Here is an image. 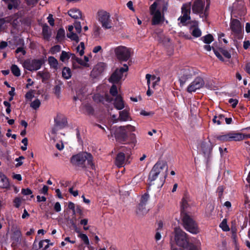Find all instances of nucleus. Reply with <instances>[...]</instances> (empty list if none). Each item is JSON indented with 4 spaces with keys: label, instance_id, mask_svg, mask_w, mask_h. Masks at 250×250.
<instances>
[{
    "label": "nucleus",
    "instance_id": "338daca9",
    "mask_svg": "<svg viewBox=\"0 0 250 250\" xmlns=\"http://www.w3.org/2000/svg\"><path fill=\"white\" fill-rule=\"evenodd\" d=\"M54 209L57 212H59L61 210V206L59 202H56L54 205Z\"/></svg>",
    "mask_w": 250,
    "mask_h": 250
},
{
    "label": "nucleus",
    "instance_id": "e433bc0d",
    "mask_svg": "<svg viewBox=\"0 0 250 250\" xmlns=\"http://www.w3.org/2000/svg\"><path fill=\"white\" fill-rule=\"evenodd\" d=\"M213 210L214 206L211 204H208L205 210V214L206 216L210 217L211 215H212Z\"/></svg>",
    "mask_w": 250,
    "mask_h": 250
},
{
    "label": "nucleus",
    "instance_id": "2f4dec72",
    "mask_svg": "<svg viewBox=\"0 0 250 250\" xmlns=\"http://www.w3.org/2000/svg\"><path fill=\"white\" fill-rule=\"evenodd\" d=\"M120 121H126L131 120L127 110H122L119 112Z\"/></svg>",
    "mask_w": 250,
    "mask_h": 250
},
{
    "label": "nucleus",
    "instance_id": "4c0bfd02",
    "mask_svg": "<svg viewBox=\"0 0 250 250\" xmlns=\"http://www.w3.org/2000/svg\"><path fill=\"white\" fill-rule=\"evenodd\" d=\"M11 71L12 73L17 77L21 75V71L17 65L13 64L11 66Z\"/></svg>",
    "mask_w": 250,
    "mask_h": 250
},
{
    "label": "nucleus",
    "instance_id": "e2e57ef3",
    "mask_svg": "<svg viewBox=\"0 0 250 250\" xmlns=\"http://www.w3.org/2000/svg\"><path fill=\"white\" fill-rule=\"evenodd\" d=\"M48 22L49 24L51 26H53L54 25V21L53 18V16L51 14H49L48 17H47Z\"/></svg>",
    "mask_w": 250,
    "mask_h": 250
},
{
    "label": "nucleus",
    "instance_id": "de8ad7c7",
    "mask_svg": "<svg viewBox=\"0 0 250 250\" xmlns=\"http://www.w3.org/2000/svg\"><path fill=\"white\" fill-rule=\"evenodd\" d=\"M21 234L20 230L17 229L15 230L14 232L13 239L16 242H19L20 240V238L21 237Z\"/></svg>",
    "mask_w": 250,
    "mask_h": 250
},
{
    "label": "nucleus",
    "instance_id": "6e6d98bb",
    "mask_svg": "<svg viewBox=\"0 0 250 250\" xmlns=\"http://www.w3.org/2000/svg\"><path fill=\"white\" fill-rule=\"evenodd\" d=\"M140 114L144 116H151L154 114V113L146 110H140Z\"/></svg>",
    "mask_w": 250,
    "mask_h": 250
},
{
    "label": "nucleus",
    "instance_id": "f257e3e1",
    "mask_svg": "<svg viewBox=\"0 0 250 250\" xmlns=\"http://www.w3.org/2000/svg\"><path fill=\"white\" fill-rule=\"evenodd\" d=\"M136 130L135 126L127 125L119 127H113L111 128V133L113 134L117 140L125 142L128 141L127 144L134 147L137 144L136 136L133 132Z\"/></svg>",
    "mask_w": 250,
    "mask_h": 250
},
{
    "label": "nucleus",
    "instance_id": "37998d69",
    "mask_svg": "<svg viewBox=\"0 0 250 250\" xmlns=\"http://www.w3.org/2000/svg\"><path fill=\"white\" fill-rule=\"evenodd\" d=\"M38 75L40 76L43 80H46L50 77V74L47 71H40L38 72Z\"/></svg>",
    "mask_w": 250,
    "mask_h": 250
},
{
    "label": "nucleus",
    "instance_id": "1a4fd4ad",
    "mask_svg": "<svg viewBox=\"0 0 250 250\" xmlns=\"http://www.w3.org/2000/svg\"><path fill=\"white\" fill-rule=\"evenodd\" d=\"M114 52L118 59L126 61L131 56L132 49L124 46H119L115 48Z\"/></svg>",
    "mask_w": 250,
    "mask_h": 250
},
{
    "label": "nucleus",
    "instance_id": "dca6fc26",
    "mask_svg": "<svg viewBox=\"0 0 250 250\" xmlns=\"http://www.w3.org/2000/svg\"><path fill=\"white\" fill-rule=\"evenodd\" d=\"M54 122L55 126L59 128H63L67 126V118L60 112L58 113L54 117Z\"/></svg>",
    "mask_w": 250,
    "mask_h": 250
},
{
    "label": "nucleus",
    "instance_id": "79ce46f5",
    "mask_svg": "<svg viewBox=\"0 0 250 250\" xmlns=\"http://www.w3.org/2000/svg\"><path fill=\"white\" fill-rule=\"evenodd\" d=\"M202 40L205 43L209 44L213 41V38L211 35L208 34L203 37Z\"/></svg>",
    "mask_w": 250,
    "mask_h": 250
},
{
    "label": "nucleus",
    "instance_id": "c03bdc74",
    "mask_svg": "<svg viewBox=\"0 0 250 250\" xmlns=\"http://www.w3.org/2000/svg\"><path fill=\"white\" fill-rule=\"evenodd\" d=\"M78 237L81 239L86 245H88L89 244L88 238L86 234L83 233L80 234L78 235Z\"/></svg>",
    "mask_w": 250,
    "mask_h": 250
},
{
    "label": "nucleus",
    "instance_id": "a878e982",
    "mask_svg": "<svg viewBox=\"0 0 250 250\" xmlns=\"http://www.w3.org/2000/svg\"><path fill=\"white\" fill-rule=\"evenodd\" d=\"M68 15L74 19H78L82 17L81 12L78 9L73 8L68 11Z\"/></svg>",
    "mask_w": 250,
    "mask_h": 250
},
{
    "label": "nucleus",
    "instance_id": "b1692460",
    "mask_svg": "<svg viewBox=\"0 0 250 250\" xmlns=\"http://www.w3.org/2000/svg\"><path fill=\"white\" fill-rule=\"evenodd\" d=\"M229 141H239L245 139V134L240 133H229Z\"/></svg>",
    "mask_w": 250,
    "mask_h": 250
},
{
    "label": "nucleus",
    "instance_id": "2eb2a0df",
    "mask_svg": "<svg viewBox=\"0 0 250 250\" xmlns=\"http://www.w3.org/2000/svg\"><path fill=\"white\" fill-rule=\"evenodd\" d=\"M204 85L203 79L201 77H197L188 85L187 91L189 93L194 92L203 87Z\"/></svg>",
    "mask_w": 250,
    "mask_h": 250
},
{
    "label": "nucleus",
    "instance_id": "412c9836",
    "mask_svg": "<svg viewBox=\"0 0 250 250\" xmlns=\"http://www.w3.org/2000/svg\"><path fill=\"white\" fill-rule=\"evenodd\" d=\"M196 21L193 22L192 25L189 28V31L192 36L194 38H198L201 36L202 32L197 26Z\"/></svg>",
    "mask_w": 250,
    "mask_h": 250
},
{
    "label": "nucleus",
    "instance_id": "393cba45",
    "mask_svg": "<svg viewBox=\"0 0 250 250\" xmlns=\"http://www.w3.org/2000/svg\"><path fill=\"white\" fill-rule=\"evenodd\" d=\"M114 105L117 109H123L126 107L123 98L121 96H117L114 101Z\"/></svg>",
    "mask_w": 250,
    "mask_h": 250
},
{
    "label": "nucleus",
    "instance_id": "69168bd1",
    "mask_svg": "<svg viewBox=\"0 0 250 250\" xmlns=\"http://www.w3.org/2000/svg\"><path fill=\"white\" fill-rule=\"evenodd\" d=\"M48 187L45 185L43 186L42 188L40 190V192L44 195L47 194Z\"/></svg>",
    "mask_w": 250,
    "mask_h": 250
},
{
    "label": "nucleus",
    "instance_id": "052dcab7",
    "mask_svg": "<svg viewBox=\"0 0 250 250\" xmlns=\"http://www.w3.org/2000/svg\"><path fill=\"white\" fill-rule=\"evenodd\" d=\"M21 193L25 195H30L32 193V191L29 188L22 189Z\"/></svg>",
    "mask_w": 250,
    "mask_h": 250
},
{
    "label": "nucleus",
    "instance_id": "c85d7f7f",
    "mask_svg": "<svg viewBox=\"0 0 250 250\" xmlns=\"http://www.w3.org/2000/svg\"><path fill=\"white\" fill-rule=\"evenodd\" d=\"M104 68L105 65L104 63H98L94 67L92 72L96 75H99L104 70Z\"/></svg>",
    "mask_w": 250,
    "mask_h": 250
},
{
    "label": "nucleus",
    "instance_id": "4be33fe9",
    "mask_svg": "<svg viewBox=\"0 0 250 250\" xmlns=\"http://www.w3.org/2000/svg\"><path fill=\"white\" fill-rule=\"evenodd\" d=\"M189 201L190 198L188 196H185L182 198L181 203L182 217L183 216V213H187L186 212H185V211L189 207V205L188 204V202Z\"/></svg>",
    "mask_w": 250,
    "mask_h": 250
},
{
    "label": "nucleus",
    "instance_id": "9b49d317",
    "mask_svg": "<svg viewBox=\"0 0 250 250\" xmlns=\"http://www.w3.org/2000/svg\"><path fill=\"white\" fill-rule=\"evenodd\" d=\"M197 73L198 70L193 68L186 67L182 69L179 73V81L181 84H184Z\"/></svg>",
    "mask_w": 250,
    "mask_h": 250
},
{
    "label": "nucleus",
    "instance_id": "a18cd8bd",
    "mask_svg": "<svg viewBox=\"0 0 250 250\" xmlns=\"http://www.w3.org/2000/svg\"><path fill=\"white\" fill-rule=\"evenodd\" d=\"M216 139L218 140L223 141V142H228L229 141V134H227L225 135H220L216 137Z\"/></svg>",
    "mask_w": 250,
    "mask_h": 250
},
{
    "label": "nucleus",
    "instance_id": "09e8293b",
    "mask_svg": "<svg viewBox=\"0 0 250 250\" xmlns=\"http://www.w3.org/2000/svg\"><path fill=\"white\" fill-rule=\"evenodd\" d=\"M49 242L50 240L49 239H45L41 241L39 243L40 248H43V244L46 243V245L44 247V250L47 249L49 246Z\"/></svg>",
    "mask_w": 250,
    "mask_h": 250
},
{
    "label": "nucleus",
    "instance_id": "a211bd4d",
    "mask_svg": "<svg viewBox=\"0 0 250 250\" xmlns=\"http://www.w3.org/2000/svg\"><path fill=\"white\" fill-rule=\"evenodd\" d=\"M129 155H127L125 157V155L123 152H120L117 154L115 160V164L119 167L123 166L126 164L129 158Z\"/></svg>",
    "mask_w": 250,
    "mask_h": 250
},
{
    "label": "nucleus",
    "instance_id": "13d9d810",
    "mask_svg": "<svg viewBox=\"0 0 250 250\" xmlns=\"http://www.w3.org/2000/svg\"><path fill=\"white\" fill-rule=\"evenodd\" d=\"M101 29L99 27H95L93 31V35L95 37H98L100 34Z\"/></svg>",
    "mask_w": 250,
    "mask_h": 250
},
{
    "label": "nucleus",
    "instance_id": "9d476101",
    "mask_svg": "<svg viewBox=\"0 0 250 250\" xmlns=\"http://www.w3.org/2000/svg\"><path fill=\"white\" fill-rule=\"evenodd\" d=\"M154 166H156L157 173L160 176V183L158 186H162L167 176V163L164 161H159Z\"/></svg>",
    "mask_w": 250,
    "mask_h": 250
},
{
    "label": "nucleus",
    "instance_id": "603ef678",
    "mask_svg": "<svg viewBox=\"0 0 250 250\" xmlns=\"http://www.w3.org/2000/svg\"><path fill=\"white\" fill-rule=\"evenodd\" d=\"M41 103L40 101L36 99L31 103V106L33 108L36 109L39 107Z\"/></svg>",
    "mask_w": 250,
    "mask_h": 250
},
{
    "label": "nucleus",
    "instance_id": "0eeeda50",
    "mask_svg": "<svg viewBox=\"0 0 250 250\" xmlns=\"http://www.w3.org/2000/svg\"><path fill=\"white\" fill-rule=\"evenodd\" d=\"M128 69V67L126 64H124L123 67L116 69L109 78V82L114 84L121 85V81L124 77V74L126 73Z\"/></svg>",
    "mask_w": 250,
    "mask_h": 250
},
{
    "label": "nucleus",
    "instance_id": "8fccbe9b",
    "mask_svg": "<svg viewBox=\"0 0 250 250\" xmlns=\"http://www.w3.org/2000/svg\"><path fill=\"white\" fill-rule=\"evenodd\" d=\"M149 198V195L147 193H145L142 196L140 203L146 205Z\"/></svg>",
    "mask_w": 250,
    "mask_h": 250
},
{
    "label": "nucleus",
    "instance_id": "f704fd0d",
    "mask_svg": "<svg viewBox=\"0 0 250 250\" xmlns=\"http://www.w3.org/2000/svg\"><path fill=\"white\" fill-rule=\"evenodd\" d=\"M73 55L74 54H72L71 53H69L68 52H66L65 51H62L60 56V60L63 62H65V61H68L70 56H72V58L73 57Z\"/></svg>",
    "mask_w": 250,
    "mask_h": 250
},
{
    "label": "nucleus",
    "instance_id": "f03ea898",
    "mask_svg": "<svg viewBox=\"0 0 250 250\" xmlns=\"http://www.w3.org/2000/svg\"><path fill=\"white\" fill-rule=\"evenodd\" d=\"M92 156L88 153L83 152L73 156L71 159V163L76 166L84 167L86 162L87 164L92 168H95L92 162Z\"/></svg>",
    "mask_w": 250,
    "mask_h": 250
},
{
    "label": "nucleus",
    "instance_id": "58836bf2",
    "mask_svg": "<svg viewBox=\"0 0 250 250\" xmlns=\"http://www.w3.org/2000/svg\"><path fill=\"white\" fill-rule=\"evenodd\" d=\"M84 43L81 42L80 44L77 47L76 50L77 53L79 54L80 56H82L84 54Z\"/></svg>",
    "mask_w": 250,
    "mask_h": 250
},
{
    "label": "nucleus",
    "instance_id": "774afa93",
    "mask_svg": "<svg viewBox=\"0 0 250 250\" xmlns=\"http://www.w3.org/2000/svg\"><path fill=\"white\" fill-rule=\"evenodd\" d=\"M111 120L113 122H116L117 121H120L119 120V115H115V114H111Z\"/></svg>",
    "mask_w": 250,
    "mask_h": 250
},
{
    "label": "nucleus",
    "instance_id": "4468645a",
    "mask_svg": "<svg viewBox=\"0 0 250 250\" xmlns=\"http://www.w3.org/2000/svg\"><path fill=\"white\" fill-rule=\"evenodd\" d=\"M191 9V3L190 2L183 4L182 7V16L179 18L178 20L183 25L188 23L190 20V13Z\"/></svg>",
    "mask_w": 250,
    "mask_h": 250
},
{
    "label": "nucleus",
    "instance_id": "49530a36",
    "mask_svg": "<svg viewBox=\"0 0 250 250\" xmlns=\"http://www.w3.org/2000/svg\"><path fill=\"white\" fill-rule=\"evenodd\" d=\"M146 78L147 80V84L148 85V87H150L151 82L156 79V77L155 76H152L148 74L146 75Z\"/></svg>",
    "mask_w": 250,
    "mask_h": 250
},
{
    "label": "nucleus",
    "instance_id": "c9c22d12",
    "mask_svg": "<svg viewBox=\"0 0 250 250\" xmlns=\"http://www.w3.org/2000/svg\"><path fill=\"white\" fill-rule=\"evenodd\" d=\"M62 76L66 80L70 79L71 77V71L70 69L68 67H64L62 71Z\"/></svg>",
    "mask_w": 250,
    "mask_h": 250
},
{
    "label": "nucleus",
    "instance_id": "c756f323",
    "mask_svg": "<svg viewBox=\"0 0 250 250\" xmlns=\"http://www.w3.org/2000/svg\"><path fill=\"white\" fill-rule=\"evenodd\" d=\"M48 63L51 68L57 70L58 68V62L54 57L50 56L48 58Z\"/></svg>",
    "mask_w": 250,
    "mask_h": 250
},
{
    "label": "nucleus",
    "instance_id": "864d4df0",
    "mask_svg": "<svg viewBox=\"0 0 250 250\" xmlns=\"http://www.w3.org/2000/svg\"><path fill=\"white\" fill-rule=\"evenodd\" d=\"M229 103L230 104L232 108H235L238 103V101L236 99H229Z\"/></svg>",
    "mask_w": 250,
    "mask_h": 250
},
{
    "label": "nucleus",
    "instance_id": "ddd939ff",
    "mask_svg": "<svg viewBox=\"0 0 250 250\" xmlns=\"http://www.w3.org/2000/svg\"><path fill=\"white\" fill-rule=\"evenodd\" d=\"M43 63V60L28 59L25 61L23 64V67L29 71H36L39 69Z\"/></svg>",
    "mask_w": 250,
    "mask_h": 250
},
{
    "label": "nucleus",
    "instance_id": "bb28decb",
    "mask_svg": "<svg viewBox=\"0 0 250 250\" xmlns=\"http://www.w3.org/2000/svg\"><path fill=\"white\" fill-rule=\"evenodd\" d=\"M148 210L146 205L139 203L136 209V213L138 215L142 216L146 214Z\"/></svg>",
    "mask_w": 250,
    "mask_h": 250
},
{
    "label": "nucleus",
    "instance_id": "f3484780",
    "mask_svg": "<svg viewBox=\"0 0 250 250\" xmlns=\"http://www.w3.org/2000/svg\"><path fill=\"white\" fill-rule=\"evenodd\" d=\"M72 59L73 60V65L75 68L79 67L76 64V62L83 67H88L90 66L89 58L86 56H84L83 59H82L76 57L75 55H73Z\"/></svg>",
    "mask_w": 250,
    "mask_h": 250
},
{
    "label": "nucleus",
    "instance_id": "20e7f679",
    "mask_svg": "<svg viewBox=\"0 0 250 250\" xmlns=\"http://www.w3.org/2000/svg\"><path fill=\"white\" fill-rule=\"evenodd\" d=\"M174 233V239L178 246L187 249L188 250H189L190 246H194L192 244H189L187 237V234L181 229L175 228Z\"/></svg>",
    "mask_w": 250,
    "mask_h": 250
},
{
    "label": "nucleus",
    "instance_id": "bf43d9fd",
    "mask_svg": "<svg viewBox=\"0 0 250 250\" xmlns=\"http://www.w3.org/2000/svg\"><path fill=\"white\" fill-rule=\"evenodd\" d=\"M14 206L16 208H19L21 204V199L20 198H16L14 200Z\"/></svg>",
    "mask_w": 250,
    "mask_h": 250
},
{
    "label": "nucleus",
    "instance_id": "72a5a7b5",
    "mask_svg": "<svg viewBox=\"0 0 250 250\" xmlns=\"http://www.w3.org/2000/svg\"><path fill=\"white\" fill-rule=\"evenodd\" d=\"M120 84H119L118 86H117L115 84L113 83V85L110 89V94L114 97L120 96L119 95H118V89H120Z\"/></svg>",
    "mask_w": 250,
    "mask_h": 250
},
{
    "label": "nucleus",
    "instance_id": "aec40b11",
    "mask_svg": "<svg viewBox=\"0 0 250 250\" xmlns=\"http://www.w3.org/2000/svg\"><path fill=\"white\" fill-rule=\"evenodd\" d=\"M230 27L234 34H239L242 31V26L240 21L237 20H231Z\"/></svg>",
    "mask_w": 250,
    "mask_h": 250
},
{
    "label": "nucleus",
    "instance_id": "5701e85b",
    "mask_svg": "<svg viewBox=\"0 0 250 250\" xmlns=\"http://www.w3.org/2000/svg\"><path fill=\"white\" fill-rule=\"evenodd\" d=\"M68 33L67 34V36L71 40L74 41L76 42H79V37L77 33H74L73 32L74 26L73 25H69L68 27Z\"/></svg>",
    "mask_w": 250,
    "mask_h": 250
},
{
    "label": "nucleus",
    "instance_id": "7c9ffc66",
    "mask_svg": "<svg viewBox=\"0 0 250 250\" xmlns=\"http://www.w3.org/2000/svg\"><path fill=\"white\" fill-rule=\"evenodd\" d=\"M8 4V8L11 10L17 8L19 4V0H2Z\"/></svg>",
    "mask_w": 250,
    "mask_h": 250
},
{
    "label": "nucleus",
    "instance_id": "39448f33",
    "mask_svg": "<svg viewBox=\"0 0 250 250\" xmlns=\"http://www.w3.org/2000/svg\"><path fill=\"white\" fill-rule=\"evenodd\" d=\"M184 228L192 234H197L199 231L197 225L193 219L187 213H183L182 217Z\"/></svg>",
    "mask_w": 250,
    "mask_h": 250
},
{
    "label": "nucleus",
    "instance_id": "4d7b16f0",
    "mask_svg": "<svg viewBox=\"0 0 250 250\" xmlns=\"http://www.w3.org/2000/svg\"><path fill=\"white\" fill-rule=\"evenodd\" d=\"M75 29L77 33H80L82 30V27L80 22H75L74 24Z\"/></svg>",
    "mask_w": 250,
    "mask_h": 250
},
{
    "label": "nucleus",
    "instance_id": "a19ab883",
    "mask_svg": "<svg viewBox=\"0 0 250 250\" xmlns=\"http://www.w3.org/2000/svg\"><path fill=\"white\" fill-rule=\"evenodd\" d=\"M64 30L63 29L61 28L58 31L56 38L58 41H61L64 37Z\"/></svg>",
    "mask_w": 250,
    "mask_h": 250
},
{
    "label": "nucleus",
    "instance_id": "680f3d73",
    "mask_svg": "<svg viewBox=\"0 0 250 250\" xmlns=\"http://www.w3.org/2000/svg\"><path fill=\"white\" fill-rule=\"evenodd\" d=\"M199 104L195 101H192V102L191 103V105H190V108L191 109H194V108H199Z\"/></svg>",
    "mask_w": 250,
    "mask_h": 250
},
{
    "label": "nucleus",
    "instance_id": "cd10ccee",
    "mask_svg": "<svg viewBox=\"0 0 250 250\" xmlns=\"http://www.w3.org/2000/svg\"><path fill=\"white\" fill-rule=\"evenodd\" d=\"M9 187L8 179L2 173L0 172V188H7Z\"/></svg>",
    "mask_w": 250,
    "mask_h": 250
},
{
    "label": "nucleus",
    "instance_id": "f8f14e48",
    "mask_svg": "<svg viewBox=\"0 0 250 250\" xmlns=\"http://www.w3.org/2000/svg\"><path fill=\"white\" fill-rule=\"evenodd\" d=\"M205 2L203 0H195L192 5V9L194 13L198 14L201 18H206L207 16V7L204 9Z\"/></svg>",
    "mask_w": 250,
    "mask_h": 250
},
{
    "label": "nucleus",
    "instance_id": "473e14b6",
    "mask_svg": "<svg viewBox=\"0 0 250 250\" xmlns=\"http://www.w3.org/2000/svg\"><path fill=\"white\" fill-rule=\"evenodd\" d=\"M156 166H153L152 170L149 173L148 179L151 182L155 181L156 179L158 177V175H159L157 173V170H156Z\"/></svg>",
    "mask_w": 250,
    "mask_h": 250
},
{
    "label": "nucleus",
    "instance_id": "6e6552de",
    "mask_svg": "<svg viewBox=\"0 0 250 250\" xmlns=\"http://www.w3.org/2000/svg\"><path fill=\"white\" fill-rule=\"evenodd\" d=\"M98 21L104 29H110L113 25L110 14L105 11L102 10L98 12Z\"/></svg>",
    "mask_w": 250,
    "mask_h": 250
},
{
    "label": "nucleus",
    "instance_id": "ea45409f",
    "mask_svg": "<svg viewBox=\"0 0 250 250\" xmlns=\"http://www.w3.org/2000/svg\"><path fill=\"white\" fill-rule=\"evenodd\" d=\"M42 34L45 39H48L50 36V31L47 25H44L42 28Z\"/></svg>",
    "mask_w": 250,
    "mask_h": 250
},
{
    "label": "nucleus",
    "instance_id": "0e129e2a",
    "mask_svg": "<svg viewBox=\"0 0 250 250\" xmlns=\"http://www.w3.org/2000/svg\"><path fill=\"white\" fill-rule=\"evenodd\" d=\"M102 50V47L100 45H97L93 48L92 51L94 53H97L98 52H101Z\"/></svg>",
    "mask_w": 250,
    "mask_h": 250
},
{
    "label": "nucleus",
    "instance_id": "3c124183",
    "mask_svg": "<svg viewBox=\"0 0 250 250\" xmlns=\"http://www.w3.org/2000/svg\"><path fill=\"white\" fill-rule=\"evenodd\" d=\"M220 227L224 231H228L229 229V227L227 224V221L226 219H224L223 220L222 223L220 224Z\"/></svg>",
    "mask_w": 250,
    "mask_h": 250
},
{
    "label": "nucleus",
    "instance_id": "7ed1b4c3",
    "mask_svg": "<svg viewBox=\"0 0 250 250\" xmlns=\"http://www.w3.org/2000/svg\"><path fill=\"white\" fill-rule=\"evenodd\" d=\"M161 0H158L154 2L150 7V13L152 17L153 24H159L163 19V14L160 11L162 3Z\"/></svg>",
    "mask_w": 250,
    "mask_h": 250
},
{
    "label": "nucleus",
    "instance_id": "423d86ee",
    "mask_svg": "<svg viewBox=\"0 0 250 250\" xmlns=\"http://www.w3.org/2000/svg\"><path fill=\"white\" fill-rule=\"evenodd\" d=\"M213 146V145L209 141L202 142L198 146V150L203 154L206 163L209 161Z\"/></svg>",
    "mask_w": 250,
    "mask_h": 250
},
{
    "label": "nucleus",
    "instance_id": "6ab92c4d",
    "mask_svg": "<svg viewBox=\"0 0 250 250\" xmlns=\"http://www.w3.org/2000/svg\"><path fill=\"white\" fill-rule=\"evenodd\" d=\"M213 51L216 56L221 61L224 62L225 61L222 55H223L224 57L227 59H229L231 58L230 53L224 49L221 48L218 50L213 49Z\"/></svg>",
    "mask_w": 250,
    "mask_h": 250
},
{
    "label": "nucleus",
    "instance_id": "5fc2aeb1",
    "mask_svg": "<svg viewBox=\"0 0 250 250\" xmlns=\"http://www.w3.org/2000/svg\"><path fill=\"white\" fill-rule=\"evenodd\" d=\"M60 46L55 45L51 48L50 52L52 54H55L57 52H59L60 51Z\"/></svg>",
    "mask_w": 250,
    "mask_h": 250
}]
</instances>
